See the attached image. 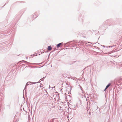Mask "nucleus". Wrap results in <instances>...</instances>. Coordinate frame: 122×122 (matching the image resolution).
<instances>
[{
  "label": "nucleus",
  "mask_w": 122,
  "mask_h": 122,
  "mask_svg": "<svg viewBox=\"0 0 122 122\" xmlns=\"http://www.w3.org/2000/svg\"><path fill=\"white\" fill-rule=\"evenodd\" d=\"M111 84L110 83L109 84L107 85L106 88L104 90V91H105L107 89V88L109 87L111 85Z\"/></svg>",
  "instance_id": "nucleus-3"
},
{
  "label": "nucleus",
  "mask_w": 122,
  "mask_h": 122,
  "mask_svg": "<svg viewBox=\"0 0 122 122\" xmlns=\"http://www.w3.org/2000/svg\"><path fill=\"white\" fill-rule=\"evenodd\" d=\"M62 44V43H60L57 45V48H58L59 47H62L61 45Z\"/></svg>",
  "instance_id": "nucleus-1"
},
{
  "label": "nucleus",
  "mask_w": 122,
  "mask_h": 122,
  "mask_svg": "<svg viewBox=\"0 0 122 122\" xmlns=\"http://www.w3.org/2000/svg\"><path fill=\"white\" fill-rule=\"evenodd\" d=\"M29 83V82H28L27 83V84H28V83Z\"/></svg>",
  "instance_id": "nucleus-4"
},
{
  "label": "nucleus",
  "mask_w": 122,
  "mask_h": 122,
  "mask_svg": "<svg viewBox=\"0 0 122 122\" xmlns=\"http://www.w3.org/2000/svg\"><path fill=\"white\" fill-rule=\"evenodd\" d=\"M48 50V51H50L52 49V48L51 47V46H48L47 48Z\"/></svg>",
  "instance_id": "nucleus-2"
}]
</instances>
